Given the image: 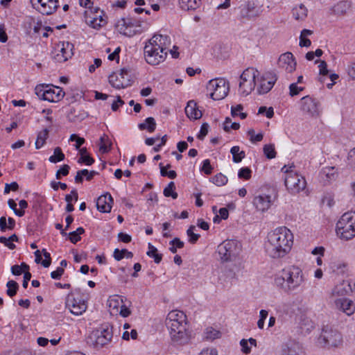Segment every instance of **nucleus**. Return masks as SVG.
<instances>
[{"mask_svg":"<svg viewBox=\"0 0 355 355\" xmlns=\"http://www.w3.org/2000/svg\"><path fill=\"white\" fill-rule=\"evenodd\" d=\"M266 250L272 258L284 257L291 250L293 235L286 227H277L268 234Z\"/></svg>","mask_w":355,"mask_h":355,"instance_id":"f257e3e1","label":"nucleus"},{"mask_svg":"<svg viewBox=\"0 0 355 355\" xmlns=\"http://www.w3.org/2000/svg\"><path fill=\"white\" fill-rule=\"evenodd\" d=\"M165 324L173 343L180 345L188 343L189 334L187 316L183 311L178 310L170 311L166 318Z\"/></svg>","mask_w":355,"mask_h":355,"instance_id":"f03ea898","label":"nucleus"},{"mask_svg":"<svg viewBox=\"0 0 355 355\" xmlns=\"http://www.w3.org/2000/svg\"><path fill=\"white\" fill-rule=\"evenodd\" d=\"M304 281L302 270L295 266L284 268L275 278L276 286L287 293L296 290Z\"/></svg>","mask_w":355,"mask_h":355,"instance_id":"7ed1b4c3","label":"nucleus"},{"mask_svg":"<svg viewBox=\"0 0 355 355\" xmlns=\"http://www.w3.org/2000/svg\"><path fill=\"white\" fill-rule=\"evenodd\" d=\"M318 343L329 349L339 347L343 343V334L334 325H324L318 338Z\"/></svg>","mask_w":355,"mask_h":355,"instance_id":"20e7f679","label":"nucleus"},{"mask_svg":"<svg viewBox=\"0 0 355 355\" xmlns=\"http://www.w3.org/2000/svg\"><path fill=\"white\" fill-rule=\"evenodd\" d=\"M336 234L343 240L349 241L355 237V212H346L336 223Z\"/></svg>","mask_w":355,"mask_h":355,"instance_id":"39448f33","label":"nucleus"},{"mask_svg":"<svg viewBox=\"0 0 355 355\" xmlns=\"http://www.w3.org/2000/svg\"><path fill=\"white\" fill-rule=\"evenodd\" d=\"M240 252L239 243L234 240H225L220 243L215 252L216 257L222 263L233 261Z\"/></svg>","mask_w":355,"mask_h":355,"instance_id":"423d86ee","label":"nucleus"},{"mask_svg":"<svg viewBox=\"0 0 355 355\" xmlns=\"http://www.w3.org/2000/svg\"><path fill=\"white\" fill-rule=\"evenodd\" d=\"M291 167L288 168L286 166H284L282 168V172L286 174L284 184L286 189L291 193L295 194L305 189L306 182L304 178L297 173H294L291 169Z\"/></svg>","mask_w":355,"mask_h":355,"instance_id":"0eeeda50","label":"nucleus"},{"mask_svg":"<svg viewBox=\"0 0 355 355\" xmlns=\"http://www.w3.org/2000/svg\"><path fill=\"white\" fill-rule=\"evenodd\" d=\"M259 75V72L253 67H249L243 71L240 76L239 83V92L241 94L247 96L254 90Z\"/></svg>","mask_w":355,"mask_h":355,"instance_id":"6e6552de","label":"nucleus"},{"mask_svg":"<svg viewBox=\"0 0 355 355\" xmlns=\"http://www.w3.org/2000/svg\"><path fill=\"white\" fill-rule=\"evenodd\" d=\"M229 82L224 78H214L209 81L207 89L214 101L223 99L229 92Z\"/></svg>","mask_w":355,"mask_h":355,"instance_id":"1a4fd4ad","label":"nucleus"},{"mask_svg":"<svg viewBox=\"0 0 355 355\" xmlns=\"http://www.w3.org/2000/svg\"><path fill=\"white\" fill-rule=\"evenodd\" d=\"M144 51L146 61L151 65H157L164 62L167 55V51L149 41L146 44Z\"/></svg>","mask_w":355,"mask_h":355,"instance_id":"9d476101","label":"nucleus"},{"mask_svg":"<svg viewBox=\"0 0 355 355\" xmlns=\"http://www.w3.org/2000/svg\"><path fill=\"white\" fill-rule=\"evenodd\" d=\"M36 94L39 98L48 101L49 102H58L62 99L64 96V92L60 87L49 86L36 88Z\"/></svg>","mask_w":355,"mask_h":355,"instance_id":"9b49d317","label":"nucleus"},{"mask_svg":"<svg viewBox=\"0 0 355 355\" xmlns=\"http://www.w3.org/2000/svg\"><path fill=\"white\" fill-rule=\"evenodd\" d=\"M301 110L308 116L313 118H318L320 114V102L315 98L306 96L301 98Z\"/></svg>","mask_w":355,"mask_h":355,"instance_id":"f8f14e48","label":"nucleus"},{"mask_svg":"<svg viewBox=\"0 0 355 355\" xmlns=\"http://www.w3.org/2000/svg\"><path fill=\"white\" fill-rule=\"evenodd\" d=\"M31 3L42 15H51L58 8V0H31Z\"/></svg>","mask_w":355,"mask_h":355,"instance_id":"ddd939ff","label":"nucleus"},{"mask_svg":"<svg viewBox=\"0 0 355 355\" xmlns=\"http://www.w3.org/2000/svg\"><path fill=\"white\" fill-rule=\"evenodd\" d=\"M94 338V345L96 349L101 348L110 343L112 333L108 329H103L95 331L91 338Z\"/></svg>","mask_w":355,"mask_h":355,"instance_id":"4468645a","label":"nucleus"},{"mask_svg":"<svg viewBox=\"0 0 355 355\" xmlns=\"http://www.w3.org/2000/svg\"><path fill=\"white\" fill-rule=\"evenodd\" d=\"M276 80L275 74L272 73H265L259 80V85L257 89L259 94L268 93L273 87Z\"/></svg>","mask_w":355,"mask_h":355,"instance_id":"2eb2a0df","label":"nucleus"},{"mask_svg":"<svg viewBox=\"0 0 355 355\" xmlns=\"http://www.w3.org/2000/svg\"><path fill=\"white\" fill-rule=\"evenodd\" d=\"M124 75H127V71L124 69L119 73H113L109 76V83L116 89L125 88L128 86L129 80L125 78Z\"/></svg>","mask_w":355,"mask_h":355,"instance_id":"dca6fc26","label":"nucleus"},{"mask_svg":"<svg viewBox=\"0 0 355 355\" xmlns=\"http://www.w3.org/2000/svg\"><path fill=\"white\" fill-rule=\"evenodd\" d=\"M304 350L301 343L295 340H288L282 347V355H303Z\"/></svg>","mask_w":355,"mask_h":355,"instance_id":"f3484780","label":"nucleus"},{"mask_svg":"<svg viewBox=\"0 0 355 355\" xmlns=\"http://www.w3.org/2000/svg\"><path fill=\"white\" fill-rule=\"evenodd\" d=\"M60 46V54L58 53L55 58L59 62H63L67 60L73 55V44L69 42H62L58 44Z\"/></svg>","mask_w":355,"mask_h":355,"instance_id":"a211bd4d","label":"nucleus"},{"mask_svg":"<svg viewBox=\"0 0 355 355\" xmlns=\"http://www.w3.org/2000/svg\"><path fill=\"white\" fill-rule=\"evenodd\" d=\"M279 65L285 71L291 73L295 70L296 62L293 58V55L290 52L282 54L279 58Z\"/></svg>","mask_w":355,"mask_h":355,"instance_id":"6ab92c4d","label":"nucleus"},{"mask_svg":"<svg viewBox=\"0 0 355 355\" xmlns=\"http://www.w3.org/2000/svg\"><path fill=\"white\" fill-rule=\"evenodd\" d=\"M253 205L257 211L264 212L272 205L271 196L266 194L256 196L253 199Z\"/></svg>","mask_w":355,"mask_h":355,"instance_id":"aec40b11","label":"nucleus"},{"mask_svg":"<svg viewBox=\"0 0 355 355\" xmlns=\"http://www.w3.org/2000/svg\"><path fill=\"white\" fill-rule=\"evenodd\" d=\"M240 15L243 18H252L259 15L260 10L253 2H248L240 6Z\"/></svg>","mask_w":355,"mask_h":355,"instance_id":"412c9836","label":"nucleus"},{"mask_svg":"<svg viewBox=\"0 0 355 355\" xmlns=\"http://www.w3.org/2000/svg\"><path fill=\"white\" fill-rule=\"evenodd\" d=\"M113 198L112 196L107 193L98 198L96 201V207L98 211L103 213H109L112 209Z\"/></svg>","mask_w":355,"mask_h":355,"instance_id":"4be33fe9","label":"nucleus"},{"mask_svg":"<svg viewBox=\"0 0 355 355\" xmlns=\"http://www.w3.org/2000/svg\"><path fill=\"white\" fill-rule=\"evenodd\" d=\"M336 307L346 313L347 315H351L355 311V306L352 300L347 298H338L335 300Z\"/></svg>","mask_w":355,"mask_h":355,"instance_id":"5701e85b","label":"nucleus"},{"mask_svg":"<svg viewBox=\"0 0 355 355\" xmlns=\"http://www.w3.org/2000/svg\"><path fill=\"white\" fill-rule=\"evenodd\" d=\"M352 292V287L349 281H343L337 284L332 291L333 296L343 297Z\"/></svg>","mask_w":355,"mask_h":355,"instance_id":"b1692460","label":"nucleus"},{"mask_svg":"<svg viewBox=\"0 0 355 355\" xmlns=\"http://www.w3.org/2000/svg\"><path fill=\"white\" fill-rule=\"evenodd\" d=\"M338 174L336 169L333 166H327L322 168L320 172V177L324 181V184H329L332 181L336 180Z\"/></svg>","mask_w":355,"mask_h":355,"instance_id":"393cba45","label":"nucleus"},{"mask_svg":"<svg viewBox=\"0 0 355 355\" xmlns=\"http://www.w3.org/2000/svg\"><path fill=\"white\" fill-rule=\"evenodd\" d=\"M148 41L152 43L153 42V44H157V46H159V48H161L165 51H166V49L170 44V39L168 36L161 34L154 35Z\"/></svg>","mask_w":355,"mask_h":355,"instance_id":"a878e982","label":"nucleus"},{"mask_svg":"<svg viewBox=\"0 0 355 355\" xmlns=\"http://www.w3.org/2000/svg\"><path fill=\"white\" fill-rule=\"evenodd\" d=\"M185 113L189 119H198L202 116V112L197 107L196 103L193 101H190L185 107Z\"/></svg>","mask_w":355,"mask_h":355,"instance_id":"bb28decb","label":"nucleus"},{"mask_svg":"<svg viewBox=\"0 0 355 355\" xmlns=\"http://www.w3.org/2000/svg\"><path fill=\"white\" fill-rule=\"evenodd\" d=\"M308 10L303 4H300L292 10L293 17L297 21H303L307 17Z\"/></svg>","mask_w":355,"mask_h":355,"instance_id":"cd10ccee","label":"nucleus"},{"mask_svg":"<svg viewBox=\"0 0 355 355\" xmlns=\"http://www.w3.org/2000/svg\"><path fill=\"white\" fill-rule=\"evenodd\" d=\"M98 173L95 171H89L87 169H83L78 171L75 176V182L76 183H82L83 181V177L85 176L86 180H91L95 175Z\"/></svg>","mask_w":355,"mask_h":355,"instance_id":"c85d7f7f","label":"nucleus"},{"mask_svg":"<svg viewBox=\"0 0 355 355\" xmlns=\"http://www.w3.org/2000/svg\"><path fill=\"white\" fill-rule=\"evenodd\" d=\"M140 25L139 21H132V19H128V24L126 26V28L121 33L122 35L128 37H132L136 35L138 33V30L137 28L139 27Z\"/></svg>","mask_w":355,"mask_h":355,"instance_id":"c756f323","label":"nucleus"},{"mask_svg":"<svg viewBox=\"0 0 355 355\" xmlns=\"http://www.w3.org/2000/svg\"><path fill=\"white\" fill-rule=\"evenodd\" d=\"M67 306L69 308L70 312L75 315H82L87 309V303H80V305H74L71 302H66Z\"/></svg>","mask_w":355,"mask_h":355,"instance_id":"7c9ffc66","label":"nucleus"},{"mask_svg":"<svg viewBox=\"0 0 355 355\" xmlns=\"http://www.w3.org/2000/svg\"><path fill=\"white\" fill-rule=\"evenodd\" d=\"M112 141L108 136L104 134L100 138L99 150L101 153H107L111 150Z\"/></svg>","mask_w":355,"mask_h":355,"instance_id":"2f4dec72","label":"nucleus"},{"mask_svg":"<svg viewBox=\"0 0 355 355\" xmlns=\"http://www.w3.org/2000/svg\"><path fill=\"white\" fill-rule=\"evenodd\" d=\"M182 9L184 10H196L200 5V0H179Z\"/></svg>","mask_w":355,"mask_h":355,"instance_id":"473e14b6","label":"nucleus"},{"mask_svg":"<svg viewBox=\"0 0 355 355\" xmlns=\"http://www.w3.org/2000/svg\"><path fill=\"white\" fill-rule=\"evenodd\" d=\"M139 128L141 130H147L149 132H153L156 128V122L153 117H148L144 123L139 124Z\"/></svg>","mask_w":355,"mask_h":355,"instance_id":"72a5a7b5","label":"nucleus"},{"mask_svg":"<svg viewBox=\"0 0 355 355\" xmlns=\"http://www.w3.org/2000/svg\"><path fill=\"white\" fill-rule=\"evenodd\" d=\"M230 153L232 155V161L234 163H239L245 157V153L240 150L239 146H234L230 149Z\"/></svg>","mask_w":355,"mask_h":355,"instance_id":"f704fd0d","label":"nucleus"},{"mask_svg":"<svg viewBox=\"0 0 355 355\" xmlns=\"http://www.w3.org/2000/svg\"><path fill=\"white\" fill-rule=\"evenodd\" d=\"M240 345L241 347V351L243 353L245 354H248L251 352L252 346H257V340L254 338H250L249 340L242 339L240 341Z\"/></svg>","mask_w":355,"mask_h":355,"instance_id":"c9c22d12","label":"nucleus"},{"mask_svg":"<svg viewBox=\"0 0 355 355\" xmlns=\"http://www.w3.org/2000/svg\"><path fill=\"white\" fill-rule=\"evenodd\" d=\"M123 304V299L119 295L113 296L108 300V306L110 309L111 313H113L114 311L116 312Z\"/></svg>","mask_w":355,"mask_h":355,"instance_id":"e433bc0d","label":"nucleus"},{"mask_svg":"<svg viewBox=\"0 0 355 355\" xmlns=\"http://www.w3.org/2000/svg\"><path fill=\"white\" fill-rule=\"evenodd\" d=\"M113 256L116 261H120L124 257H126L127 259L132 258L133 254L126 249L119 250L116 248L114 251Z\"/></svg>","mask_w":355,"mask_h":355,"instance_id":"4c0bfd02","label":"nucleus"},{"mask_svg":"<svg viewBox=\"0 0 355 355\" xmlns=\"http://www.w3.org/2000/svg\"><path fill=\"white\" fill-rule=\"evenodd\" d=\"M48 135H49V130L46 128L38 133L37 138L35 141V148L37 149H39L44 146V144H45V141L48 137Z\"/></svg>","mask_w":355,"mask_h":355,"instance_id":"58836bf2","label":"nucleus"},{"mask_svg":"<svg viewBox=\"0 0 355 355\" xmlns=\"http://www.w3.org/2000/svg\"><path fill=\"white\" fill-rule=\"evenodd\" d=\"M149 250L147 252V255L150 257L154 259V261L156 263H159L162 259V255L161 254L157 253V249L152 245L150 243H148Z\"/></svg>","mask_w":355,"mask_h":355,"instance_id":"ea45409f","label":"nucleus"},{"mask_svg":"<svg viewBox=\"0 0 355 355\" xmlns=\"http://www.w3.org/2000/svg\"><path fill=\"white\" fill-rule=\"evenodd\" d=\"M64 159V155L62 153L61 148L60 147H56L54 149L53 155L51 156L49 158V160L51 163H57L61 162Z\"/></svg>","mask_w":355,"mask_h":355,"instance_id":"a19ab883","label":"nucleus"},{"mask_svg":"<svg viewBox=\"0 0 355 355\" xmlns=\"http://www.w3.org/2000/svg\"><path fill=\"white\" fill-rule=\"evenodd\" d=\"M175 189V183L173 182H169L168 186L164 189V195L166 197H172V198L176 199L178 198V193L174 191Z\"/></svg>","mask_w":355,"mask_h":355,"instance_id":"79ce46f5","label":"nucleus"},{"mask_svg":"<svg viewBox=\"0 0 355 355\" xmlns=\"http://www.w3.org/2000/svg\"><path fill=\"white\" fill-rule=\"evenodd\" d=\"M85 232L83 227H78L76 231L71 232L69 234V240L73 243H76L81 239L80 235Z\"/></svg>","mask_w":355,"mask_h":355,"instance_id":"37998d69","label":"nucleus"},{"mask_svg":"<svg viewBox=\"0 0 355 355\" xmlns=\"http://www.w3.org/2000/svg\"><path fill=\"white\" fill-rule=\"evenodd\" d=\"M243 110V107L242 105L239 104L235 107L232 106L231 108V114L233 117L236 116H239L241 119H244L247 116V114L245 112H242L241 111Z\"/></svg>","mask_w":355,"mask_h":355,"instance_id":"c03bdc74","label":"nucleus"},{"mask_svg":"<svg viewBox=\"0 0 355 355\" xmlns=\"http://www.w3.org/2000/svg\"><path fill=\"white\" fill-rule=\"evenodd\" d=\"M6 286L8 287L6 293L7 295L10 297H13L17 293V291L19 288L18 284L13 280L8 281L7 282Z\"/></svg>","mask_w":355,"mask_h":355,"instance_id":"a18cd8bd","label":"nucleus"},{"mask_svg":"<svg viewBox=\"0 0 355 355\" xmlns=\"http://www.w3.org/2000/svg\"><path fill=\"white\" fill-rule=\"evenodd\" d=\"M263 153L268 159L275 158L276 152L273 144H266L263 146Z\"/></svg>","mask_w":355,"mask_h":355,"instance_id":"49530a36","label":"nucleus"},{"mask_svg":"<svg viewBox=\"0 0 355 355\" xmlns=\"http://www.w3.org/2000/svg\"><path fill=\"white\" fill-rule=\"evenodd\" d=\"M227 181V178L222 173H218L213 178V182L218 187L226 184Z\"/></svg>","mask_w":355,"mask_h":355,"instance_id":"de8ad7c7","label":"nucleus"},{"mask_svg":"<svg viewBox=\"0 0 355 355\" xmlns=\"http://www.w3.org/2000/svg\"><path fill=\"white\" fill-rule=\"evenodd\" d=\"M195 228L196 227L194 225H191L187 231V236H189V241L191 243H196L200 237L199 234L193 232Z\"/></svg>","mask_w":355,"mask_h":355,"instance_id":"09e8293b","label":"nucleus"},{"mask_svg":"<svg viewBox=\"0 0 355 355\" xmlns=\"http://www.w3.org/2000/svg\"><path fill=\"white\" fill-rule=\"evenodd\" d=\"M231 122H232V120L230 118L227 117L225 119V121L223 123V130L225 132H229L230 130V129H233V130L239 129V128H240L239 123L234 122V123H232V125H230Z\"/></svg>","mask_w":355,"mask_h":355,"instance_id":"8fccbe9b","label":"nucleus"},{"mask_svg":"<svg viewBox=\"0 0 355 355\" xmlns=\"http://www.w3.org/2000/svg\"><path fill=\"white\" fill-rule=\"evenodd\" d=\"M304 89V87L297 86V83H292L289 86V94L291 96H294L299 94Z\"/></svg>","mask_w":355,"mask_h":355,"instance_id":"3c124183","label":"nucleus"},{"mask_svg":"<svg viewBox=\"0 0 355 355\" xmlns=\"http://www.w3.org/2000/svg\"><path fill=\"white\" fill-rule=\"evenodd\" d=\"M268 312L266 310L262 309L259 312V320L257 322V326L259 329H263L264 327V322L268 317Z\"/></svg>","mask_w":355,"mask_h":355,"instance_id":"603ef678","label":"nucleus"},{"mask_svg":"<svg viewBox=\"0 0 355 355\" xmlns=\"http://www.w3.org/2000/svg\"><path fill=\"white\" fill-rule=\"evenodd\" d=\"M128 19H125L124 18H122L118 20L117 22L116 23L115 28L117 30V31H119L121 34L124 31V29L126 28V26L128 24Z\"/></svg>","mask_w":355,"mask_h":355,"instance_id":"864d4df0","label":"nucleus"},{"mask_svg":"<svg viewBox=\"0 0 355 355\" xmlns=\"http://www.w3.org/2000/svg\"><path fill=\"white\" fill-rule=\"evenodd\" d=\"M251 170L248 167L241 168L238 173L241 179L249 180L251 178Z\"/></svg>","mask_w":355,"mask_h":355,"instance_id":"5fc2aeb1","label":"nucleus"},{"mask_svg":"<svg viewBox=\"0 0 355 355\" xmlns=\"http://www.w3.org/2000/svg\"><path fill=\"white\" fill-rule=\"evenodd\" d=\"M205 334L207 339L214 340L219 337L220 332L213 328H207Z\"/></svg>","mask_w":355,"mask_h":355,"instance_id":"6e6d98bb","label":"nucleus"},{"mask_svg":"<svg viewBox=\"0 0 355 355\" xmlns=\"http://www.w3.org/2000/svg\"><path fill=\"white\" fill-rule=\"evenodd\" d=\"M266 114L267 118L270 119L274 115V110L272 107L267 108L266 107L261 106L259 108L258 114Z\"/></svg>","mask_w":355,"mask_h":355,"instance_id":"4d7b16f0","label":"nucleus"},{"mask_svg":"<svg viewBox=\"0 0 355 355\" xmlns=\"http://www.w3.org/2000/svg\"><path fill=\"white\" fill-rule=\"evenodd\" d=\"M69 166L67 164H64L59 170L57 171L55 177L58 180L61 178V175L66 176L69 174Z\"/></svg>","mask_w":355,"mask_h":355,"instance_id":"13d9d810","label":"nucleus"},{"mask_svg":"<svg viewBox=\"0 0 355 355\" xmlns=\"http://www.w3.org/2000/svg\"><path fill=\"white\" fill-rule=\"evenodd\" d=\"M69 140L71 141H75L76 142V144L75 145L76 149H79L80 147L85 143V139L83 137H78L76 134H72L70 136Z\"/></svg>","mask_w":355,"mask_h":355,"instance_id":"bf43d9fd","label":"nucleus"},{"mask_svg":"<svg viewBox=\"0 0 355 355\" xmlns=\"http://www.w3.org/2000/svg\"><path fill=\"white\" fill-rule=\"evenodd\" d=\"M213 167L210 164L209 159H205L203 161V164L201 170L207 175H210L212 172Z\"/></svg>","mask_w":355,"mask_h":355,"instance_id":"052dcab7","label":"nucleus"},{"mask_svg":"<svg viewBox=\"0 0 355 355\" xmlns=\"http://www.w3.org/2000/svg\"><path fill=\"white\" fill-rule=\"evenodd\" d=\"M209 124L207 123H204L200 128V130L199 134L198 135V138L200 140H202L204 137L207 135L209 130Z\"/></svg>","mask_w":355,"mask_h":355,"instance_id":"680f3d73","label":"nucleus"},{"mask_svg":"<svg viewBox=\"0 0 355 355\" xmlns=\"http://www.w3.org/2000/svg\"><path fill=\"white\" fill-rule=\"evenodd\" d=\"M102 22L105 23V21L101 15H99V18H97L96 17H92V20L89 21L90 25L94 28L101 27L102 26Z\"/></svg>","mask_w":355,"mask_h":355,"instance_id":"e2e57ef3","label":"nucleus"},{"mask_svg":"<svg viewBox=\"0 0 355 355\" xmlns=\"http://www.w3.org/2000/svg\"><path fill=\"white\" fill-rule=\"evenodd\" d=\"M42 252L45 257V259L43 260L41 262V263L44 268H48L51 265V258L50 253L46 252L45 249L42 250Z\"/></svg>","mask_w":355,"mask_h":355,"instance_id":"0e129e2a","label":"nucleus"},{"mask_svg":"<svg viewBox=\"0 0 355 355\" xmlns=\"http://www.w3.org/2000/svg\"><path fill=\"white\" fill-rule=\"evenodd\" d=\"M348 164L352 168H355V148L352 149L347 156Z\"/></svg>","mask_w":355,"mask_h":355,"instance_id":"69168bd1","label":"nucleus"},{"mask_svg":"<svg viewBox=\"0 0 355 355\" xmlns=\"http://www.w3.org/2000/svg\"><path fill=\"white\" fill-rule=\"evenodd\" d=\"M78 163H84L87 166L92 165L94 162V159L89 155L81 156L78 161Z\"/></svg>","mask_w":355,"mask_h":355,"instance_id":"338daca9","label":"nucleus"},{"mask_svg":"<svg viewBox=\"0 0 355 355\" xmlns=\"http://www.w3.org/2000/svg\"><path fill=\"white\" fill-rule=\"evenodd\" d=\"M198 355H218V353L215 348H205Z\"/></svg>","mask_w":355,"mask_h":355,"instance_id":"774afa93","label":"nucleus"}]
</instances>
